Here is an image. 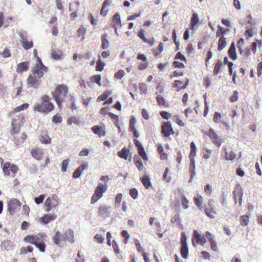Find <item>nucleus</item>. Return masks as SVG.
Wrapping results in <instances>:
<instances>
[{
	"label": "nucleus",
	"mask_w": 262,
	"mask_h": 262,
	"mask_svg": "<svg viewBox=\"0 0 262 262\" xmlns=\"http://www.w3.org/2000/svg\"><path fill=\"white\" fill-rule=\"evenodd\" d=\"M46 237L45 233L29 235L24 238V241L34 245L41 252H45L46 248L45 242Z\"/></svg>",
	"instance_id": "1"
},
{
	"label": "nucleus",
	"mask_w": 262,
	"mask_h": 262,
	"mask_svg": "<svg viewBox=\"0 0 262 262\" xmlns=\"http://www.w3.org/2000/svg\"><path fill=\"white\" fill-rule=\"evenodd\" d=\"M69 92L68 87L64 84L58 85L55 90L52 92L53 99L56 102L60 110L62 109V103L64 101L63 97H66Z\"/></svg>",
	"instance_id": "2"
},
{
	"label": "nucleus",
	"mask_w": 262,
	"mask_h": 262,
	"mask_svg": "<svg viewBox=\"0 0 262 262\" xmlns=\"http://www.w3.org/2000/svg\"><path fill=\"white\" fill-rule=\"evenodd\" d=\"M42 102L41 104L35 105L34 110L41 113H49L54 109L53 103L50 102V97L45 95L41 97Z\"/></svg>",
	"instance_id": "3"
},
{
	"label": "nucleus",
	"mask_w": 262,
	"mask_h": 262,
	"mask_svg": "<svg viewBox=\"0 0 262 262\" xmlns=\"http://www.w3.org/2000/svg\"><path fill=\"white\" fill-rule=\"evenodd\" d=\"M107 185L105 184L99 183L95 190L94 193L92 196L91 203L92 204L96 203L103 196V194L107 189Z\"/></svg>",
	"instance_id": "4"
},
{
	"label": "nucleus",
	"mask_w": 262,
	"mask_h": 262,
	"mask_svg": "<svg viewBox=\"0 0 262 262\" xmlns=\"http://www.w3.org/2000/svg\"><path fill=\"white\" fill-rule=\"evenodd\" d=\"M21 203L17 199H11L8 204V211L13 215L20 209Z\"/></svg>",
	"instance_id": "5"
},
{
	"label": "nucleus",
	"mask_w": 262,
	"mask_h": 262,
	"mask_svg": "<svg viewBox=\"0 0 262 262\" xmlns=\"http://www.w3.org/2000/svg\"><path fill=\"white\" fill-rule=\"evenodd\" d=\"M18 34L20 38V42L25 50H28L33 47V42L32 41H28L26 38V32H20Z\"/></svg>",
	"instance_id": "6"
},
{
	"label": "nucleus",
	"mask_w": 262,
	"mask_h": 262,
	"mask_svg": "<svg viewBox=\"0 0 262 262\" xmlns=\"http://www.w3.org/2000/svg\"><path fill=\"white\" fill-rule=\"evenodd\" d=\"M24 119V116L23 115H19L17 119H13L12 122V131L11 134L15 135L17 134L20 129V125Z\"/></svg>",
	"instance_id": "7"
},
{
	"label": "nucleus",
	"mask_w": 262,
	"mask_h": 262,
	"mask_svg": "<svg viewBox=\"0 0 262 262\" xmlns=\"http://www.w3.org/2000/svg\"><path fill=\"white\" fill-rule=\"evenodd\" d=\"M112 212V207L105 204H101L98 208V215L103 219H106L110 216Z\"/></svg>",
	"instance_id": "8"
},
{
	"label": "nucleus",
	"mask_w": 262,
	"mask_h": 262,
	"mask_svg": "<svg viewBox=\"0 0 262 262\" xmlns=\"http://www.w3.org/2000/svg\"><path fill=\"white\" fill-rule=\"evenodd\" d=\"M3 171L5 176H9L11 171L13 174L17 172L18 167L14 164H11L9 162L4 163L2 166Z\"/></svg>",
	"instance_id": "9"
},
{
	"label": "nucleus",
	"mask_w": 262,
	"mask_h": 262,
	"mask_svg": "<svg viewBox=\"0 0 262 262\" xmlns=\"http://www.w3.org/2000/svg\"><path fill=\"white\" fill-rule=\"evenodd\" d=\"M206 239L204 236H202L196 230H194L193 233V245L195 246L194 243L204 246L206 243Z\"/></svg>",
	"instance_id": "10"
},
{
	"label": "nucleus",
	"mask_w": 262,
	"mask_h": 262,
	"mask_svg": "<svg viewBox=\"0 0 262 262\" xmlns=\"http://www.w3.org/2000/svg\"><path fill=\"white\" fill-rule=\"evenodd\" d=\"M162 133L165 137L167 138L170 135L174 134V132L172 127L171 123L170 121H168L163 123L162 125Z\"/></svg>",
	"instance_id": "11"
},
{
	"label": "nucleus",
	"mask_w": 262,
	"mask_h": 262,
	"mask_svg": "<svg viewBox=\"0 0 262 262\" xmlns=\"http://www.w3.org/2000/svg\"><path fill=\"white\" fill-rule=\"evenodd\" d=\"M48 71V68L46 66H34L32 69L33 74L36 76L38 78H41L43 76L44 73H47Z\"/></svg>",
	"instance_id": "12"
},
{
	"label": "nucleus",
	"mask_w": 262,
	"mask_h": 262,
	"mask_svg": "<svg viewBox=\"0 0 262 262\" xmlns=\"http://www.w3.org/2000/svg\"><path fill=\"white\" fill-rule=\"evenodd\" d=\"M59 201V199L56 194H52L51 196L47 198L45 201V206H51L55 208L58 205Z\"/></svg>",
	"instance_id": "13"
},
{
	"label": "nucleus",
	"mask_w": 262,
	"mask_h": 262,
	"mask_svg": "<svg viewBox=\"0 0 262 262\" xmlns=\"http://www.w3.org/2000/svg\"><path fill=\"white\" fill-rule=\"evenodd\" d=\"M57 218L55 214H45L42 217L39 218V222L42 225H47L50 222L54 221Z\"/></svg>",
	"instance_id": "14"
},
{
	"label": "nucleus",
	"mask_w": 262,
	"mask_h": 262,
	"mask_svg": "<svg viewBox=\"0 0 262 262\" xmlns=\"http://www.w3.org/2000/svg\"><path fill=\"white\" fill-rule=\"evenodd\" d=\"M35 76V75H30L27 79V82L29 86L37 89L40 85V82Z\"/></svg>",
	"instance_id": "15"
},
{
	"label": "nucleus",
	"mask_w": 262,
	"mask_h": 262,
	"mask_svg": "<svg viewBox=\"0 0 262 262\" xmlns=\"http://www.w3.org/2000/svg\"><path fill=\"white\" fill-rule=\"evenodd\" d=\"M52 240L55 245L59 246L61 242H65L64 233L63 234L59 231H56Z\"/></svg>",
	"instance_id": "16"
},
{
	"label": "nucleus",
	"mask_w": 262,
	"mask_h": 262,
	"mask_svg": "<svg viewBox=\"0 0 262 262\" xmlns=\"http://www.w3.org/2000/svg\"><path fill=\"white\" fill-rule=\"evenodd\" d=\"M65 242H68L71 244L75 242L74 232L73 229H69L66 230L64 232Z\"/></svg>",
	"instance_id": "17"
},
{
	"label": "nucleus",
	"mask_w": 262,
	"mask_h": 262,
	"mask_svg": "<svg viewBox=\"0 0 262 262\" xmlns=\"http://www.w3.org/2000/svg\"><path fill=\"white\" fill-rule=\"evenodd\" d=\"M208 136L211 139L213 140V142L214 144L217 146H220L221 145L222 143L219 140L217 135L212 128H210L209 130Z\"/></svg>",
	"instance_id": "18"
},
{
	"label": "nucleus",
	"mask_w": 262,
	"mask_h": 262,
	"mask_svg": "<svg viewBox=\"0 0 262 262\" xmlns=\"http://www.w3.org/2000/svg\"><path fill=\"white\" fill-rule=\"evenodd\" d=\"M29 63L28 61L21 62L17 65L16 70L18 74H21L29 70Z\"/></svg>",
	"instance_id": "19"
},
{
	"label": "nucleus",
	"mask_w": 262,
	"mask_h": 262,
	"mask_svg": "<svg viewBox=\"0 0 262 262\" xmlns=\"http://www.w3.org/2000/svg\"><path fill=\"white\" fill-rule=\"evenodd\" d=\"M13 243L8 239L4 241L1 243V248L3 250L10 251L14 248Z\"/></svg>",
	"instance_id": "20"
},
{
	"label": "nucleus",
	"mask_w": 262,
	"mask_h": 262,
	"mask_svg": "<svg viewBox=\"0 0 262 262\" xmlns=\"http://www.w3.org/2000/svg\"><path fill=\"white\" fill-rule=\"evenodd\" d=\"M228 54L230 58L232 60H235L237 59V55L236 52V47L234 42L231 43L228 50Z\"/></svg>",
	"instance_id": "21"
},
{
	"label": "nucleus",
	"mask_w": 262,
	"mask_h": 262,
	"mask_svg": "<svg viewBox=\"0 0 262 262\" xmlns=\"http://www.w3.org/2000/svg\"><path fill=\"white\" fill-rule=\"evenodd\" d=\"M91 129L93 133L98 135L99 137H103L105 135V131L99 125H95Z\"/></svg>",
	"instance_id": "22"
},
{
	"label": "nucleus",
	"mask_w": 262,
	"mask_h": 262,
	"mask_svg": "<svg viewBox=\"0 0 262 262\" xmlns=\"http://www.w3.org/2000/svg\"><path fill=\"white\" fill-rule=\"evenodd\" d=\"M140 181L146 189H148L151 186L150 178L148 175L144 174L140 178Z\"/></svg>",
	"instance_id": "23"
},
{
	"label": "nucleus",
	"mask_w": 262,
	"mask_h": 262,
	"mask_svg": "<svg viewBox=\"0 0 262 262\" xmlns=\"http://www.w3.org/2000/svg\"><path fill=\"white\" fill-rule=\"evenodd\" d=\"M236 193L239 195L240 198L239 199V204H242V196L243 195V192L241 188V186L239 184H238L236 186V189L233 191V195L234 200L236 203Z\"/></svg>",
	"instance_id": "24"
},
{
	"label": "nucleus",
	"mask_w": 262,
	"mask_h": 262,
	"mask_svg": "<svg viewBox=\"0 0 262 262\" xmlns=\"http://www.w3.org/2000/svg\"><path fill=\"white\" fill-rule=\"evenodd\" d=\"M134 162L139 171L143 169V164L141 158L137 155H135L133 157Z\"/></svg>",
	"instance_id": "25"
},
{
	"label": "nucleus",
	"mask_w": 262,
	"mask_h": 262,
	"mask_svg": "<svg viewBox=\"0 0 262 262\" xmlns=\"http://www.w3.org/2000/svg\"><path fill=\"white\" fill-rule=\"evenodd\" d=\"M180 252L181 256L185 259H187L189 253V249L187 244L181 245Z\"/></svg>",
	"instance_id": "26"
},
{
	"label": "nucleus",
	"mask_w": 262,
	"mask_h": 262,
	"mask_svg": "<svg viewBox=\"0 0 262 262\" xmlns=\"http://www.w3.org/2000/svg\"><path fill=\"white\" fill-rule=\"evenodd\" d=\"M130 154V150L128 149L126 147H124L118 153V156L124 160H127L128 157V155Z\"/></svg>",
	"instance_id": "27"
},
{
	"label": "nucleus",
	"mask_w": 262,
	"mask_h": 262,
	"mask_svg": "<svg viewBox=\"0 0 262 262\" xmlns=\"http://www.w3.org/2000/svg\"><path fill=\"white\" fill-rule=\"evenodd\" d=\"M199 23V18L198 14L195 12L193 13L190 20V29H193L195 26L198 25Z\"/></svg>",
	"instance_id": "28"
},
{
	"label": "nucleus",
	"mask_w": 262,
	"mask_h": 262,
	"mask_svg": "<svg viewBox=\"0 0 262 262\" xmlns=\"http://www.w3.org/2000/svg\"><path fill=\"white\" fill-rule=\"evenodd\" d=\"M107 35L106 33L103 34L102 35V37H101V42H102L101 48L103 50H105V49L108 48L109 47H110V42H109L108 40L107 39Z\"/></svg>",
	"instance_id": "29"
},
{
	"label": "nucleus",
	"mask_w": 262,
	"mask_h": 262,
	"mask_svg": "<svg viewBox=\"0 0 262 262\" xmlns=\"http://www.w3.org/2000/svg\"><path fill=\"white\" fill-rule=\"evenodd\" d=\"M226 39L224 36H221L219 39L218 48L219 51H221L227 45Z\"/></svg>",
	"instance_id": "30"
},
{
	"label": "nucleus",
	"mask_w": 262,
	"mask_h": 262,
	"mask_svg": "<svg viewBox=\"0 0 262 262\" xmlns=\"http://www.w3.org/2000/svg\"><path fill=\"white\" fill-rule=\"evenodd\" d=\"M194 202L195 205L199 208V210L202 211L203 207L202 205L203 204V198L201 195H198L197 197L195 196L193 198Z\"/></svg>",
	"instance_id": "31"
},
{
	"label": "nucleus",
	"mask_w": 262,
	"mask_h": 262,
	"mask_svg": "<svg viewBox=\"0 0 262 262\" xmlns=\"http://www.w3.org/2000/svg\"><path fill=\"white\" fill-rule=\"evenodd\" d=\"M39 140L42 144H48L51 143V139L49 135H40L39 137Z\"/></svg>",
	"instance_id": "32"
},
{
	"label": "nucleus",
	"mask_w": 262,
	"mask_h": 262,
	"mask_svg": "<svg viewBox=\"0 0 262 262\" xmlns=\"http://www.w3.org/2000/svg\"><path fill=\"white\" fill-rule=\"evenodd\" d=\"M31 155L34 158L37 160H40L42 159L43 153L39 150L34 149L32 150Z\"/></svg>",
	"instance_id": "33"
},
{
	"label": "nucleus",
	"mask_w": 262,
	"mask_h": 262,
	"mask_svg": "<svg viewBox=\"0 0 262 262\" xmlns=\"http://www.w3.org/2000/svg\"><path fill=\"white\" fill-rule=\"evenodd\" d=\"M249 214H250V213H248V212H247L246 215H242L240 217V222H241V224L242 226H246L248 225Z\"/></svg>",
	"instance_id": "34"
},
{
	"label": "nucleus",
	"mask_w": 262,
	"mask_h": 262,
	"mask_svg": "<svg viewBox=\"0 0 262 262\" xmlns=\"http://www.w3.org/2000/svg\"><path fill=\"white\" fill-rule=\"evenodd\" d=\"M223 66V62L221 60L219 59L215 64L213 71V74L214 75H216L221 70V68Z\"/></svg>",
	"instance_id": "35"
},
{
	"label": "nucleus",
	"mask_w": 262,
	"mask_h": 262,
	"mask_svg": "<svg viewBox=\"0 0 262 262\" xmlns=\"http://www.w3.org/2000/svg\"><path fill=\"white\" fill-rule=\"evenodd\" d=\"M190 152L189 155V158H194L196 156V146L193 141L190 143Z\"/></svg>",
	"instance_id": "36"
},
{
	"label": "nucleus",
	"mask_w": 262,
	"mask_h": 262,
	"mask_svg": "<svg viewBox=\"0 0 262 262\" xmlns=\"http://www.w3.org/2000/svg\"><path fill=\"white\" fill-rule=\"evenodd\" d=\"M105 66V63L102 61L100 56H99L98 60L97 62L96 70L97 71L101 72Z\"/></svg>",
	"instance_id": "37"
},
{
	"label": "nucleus",
	"mask_w": 262,
	"mask_h": 262,
	"mask_svg": "<svg viewBox=\"0 0 262 262\" xmlns=\"http://www.w3.org/2000/svg\"><path fill=\"white\" fill-rule=\"evenodd\" d=\"M112 3L111 0H105L104 2L103 3L101 8V14L103 16H105L108 13V10H104L105 8L110 5Z\"/></svg>",
	"instance_id": "38"
},
{
	"label": "nucleus",
	"mask_w": 262,
	"mask_h": 262,
	"mask_svg": "<svg viewBox=\"0 0 262 262\" xmlns=\"http://www.w3.org/2000/svg\"><path fill=\"white\" fill-rule=\"evenodd\" d=\"M113 21L114 23V25H121V20L120 15L119 13H116L113 17Z\"/></svg>",
	"instance_id": "39"
},
{
	"label": "nucleus",
	"mask_w": 262,
	"mask_h": 262,
	"mask_svg": "<svg viewBox=\"0 0 262 262\" xmlns=\"http://www.w3.org/2000/svg\"><path fill=\"white\" fill-rule=\"evenodd\" d=\"M91 81L93 82V83H97L99 86H101V76L100 75H93L91 78Z\"/></svg>",
	"instance_id": "40"
},
{
	"label": "nucleus",
	"mask_w": 262,
	"mask_h": 262,
	"mask_svg": "<svg viewBox=\"0 0 262 262\" xmlns=\"http://www.w3.org/2000/svg\"><path fill=\"white\" fill-rule=\"evenodd\" d=\"M189 172L193 175L195 172V162L194 158H190V169Z\"/></svg>",
	"instance_id": "41"
},
{
	"label": "nucleus",
	"mask_w": 262,
	"mask_h": 262,
	"mask_svg": "<svg viewBox=\"0 0 262 262\" xmlns=\"http://www.w3.org/2000/svg\"><path fill=\"white\" fill-rule=\"evenodd\" d=\"M112 91H106L102 95L98 97L97 99V101H100L103 100H106L108 98L109 96L111 95Z\"/></svg>",
	"instance_id": "42"
},
{
	"label": "nucleus",
	"mask_w": 262,
	"mask_h": 262,
	"mask_svg": "<svg viewBox=\"0 0 262 262\" xmlns=\"http://www.w3.org/2000/svg\"><path fill=\"white\" fill-rule=\"evenodd\" d=\"M136 122V118L134 116H132L129 120V131L131 132L133 130L136 129L135 128V123Z\"/></svg>",
	"instance_id": "43"
},
{
	"label": "nucleus",
	"mask_w": 262,
	"mask_h": 262,
	"mask_svg": "<svg viewBox=\"0 0 262 262\" xmlns=\"http://www.w3.org/2000/svg\"><path fill=\"white\" fill-rule=\"evenodd\" d=\"M138 194V191L136 188H131L129 191V194L134 200L137 199Z\"/></svg>",
	"instance_id": "44"
},
{
	"label": "nucleus",
	"mask_w": 262,
	"mask_h": 262,
	"mask_svg": "<svg viewBox=\"0 0 262 262\" xmlns=\"http://www.w3.org/2000/svg\"><path fill=\"white\" fill-rule=\"evenodd\" d=\"M70 162V159H67L62 161L61 164V170L62 172H66L67 170L68 166Z\"/></svg>",
	"instance_id": "45"
},
{
	"label": "nucleus",
	"mask_w": 262,
	"mask_h": 262,
	"mask_svg": "<svg viewBox=\"0 0 262 262\" xmlns=\"http://www.w3.org/2000/svg\"><path fill=\"white\" fill-rule=\"evenodd\" d=\"M122 194L118 193L115 197V206L116 208H118L120 206V204L122 199Z\"/></svg>",
	"instance_id": "46"
},
{
	"label": "nucleus",
	"mask_w": 262,
	"mask_h": 262,
	"mask_svg": "<svg viewBox=\"0 0 262 262\" xmlns=\"http://www.w3.org/2000/svg\"><path fill=\"white\" fill-rule=\"evenodd\" d=\"M226 159L227 160H233L235 158L236 155L233 151H230L228 153L227 151H225Z\"/></svg>",
	"instance_id": "47"
},
{
	"label": "nucleus",
	"mask_w": 262,
	"mask_h": 262,
	"mask_svg": "<svg viewBox=\"0 0 262 262\" xmlns=\"http://www.w3.org/2000/svg\"><path fill=\"white\" fill-rule=\"evenodd\" d=\"M179 222H181V218L180 217V214L177 213L172 217L171 219V223L172 224L176 223L177 225H178Z\"/></svg>",
	"instance_id": "48"
},
{
	"label": "nucleus",
	"mask_w": 262,
	"mask_h": 262,
	"mask_svg": "<svg viewBox=\"0 0 262 262\" xmlns=\"http://www.w3.org/2000/svg\"><path fill=\"white\" fill-rule=\"evenodd\" d=\"M33 248L31 246H27L21 249L20 254H26L28 253L32 252Z\"/></svg>",
	"instance_id": "49"
},
{
	"label": "nucleus",
	"mask_w": 262,
	"mask_h": 262,
	"mask_svg": "<svg viewBox=\"0 0 262 262\" xmlns=\"http://www.w3.org/2000/svg\"><path fill=\"white\" fill-rule=\"evenodd\" d=\"M209 242L210 244V247L211 249L215 252L218 251V247L216 244V242L214 239H211V238L209 239Z\"/></svg>",
	"instance_id": "50"
},
{
	"label": "nucleus",
	"mask_w": 262,
	"mask_h": 262,
	"mask_svg": "<svg viewBox=\"0 0 262 262\" xmlns=\"http://www.w3.org/2000/svg\"><path fill=\"white\" fill-rule=\"evenodd\" d=\"M172 66L174 68L184 69L185 67L183 63L177 61L176 60L172 62Z\"/></svg>",
	"instance_id": "51"
},
{
	"label": "nucleus",
	"mask_w": 262,
	"mask_h": 262,
	"mask_svg": "<svg viewBox=\"0 0 262 262\" xmlns=\"http://www.w3.org/2000/svg\"><path fill=\"white\" fill-rule=\"evenodd\" d=\"M156 100L157 101L158 104L159 105H165V100L164 98L161 95H158L156 97Z\"/></svg>",
	"instance_id": "52"
},
{
	"label": "nucleus",
	"mask_w": 262,
	"mask_h": 262,
	"mask_svg": "<svg viewBox=\"0 0 262 262\" xmlns=\"http://www.w3.org/2000/svg\"><path fill=\"white\" fill-rule=\"evenodd\" d=\"M174 60H180L181 61H186L187 59L186 57L182 54L181 52H178L175 57H174Z\"/></svg>",
	"instance_id": "53"
},
{
	"label": "nucleus",
	"mask_w": 262,
	"mask_h": 262,
	"mask_svg": "<svg viewBox=\"0 0 262 262\" xmlns=\"http://www.w3.org/2000/svg\"><path fill=\"white\" fill-rule=\"evenodd\" d=\"M44 199V194H40L38 196L35 197L34 198V202L36 204L39 205L43 202Z\"/></svg>",
	"instance_id": "54"
},
{
	"label": "nucleus",
	"mask_w": 262,
	"mask_h": 262,
	"mask_svg": "<svg viewBox=\"0 0 262 262\" xmlns=\"http://www.w3.org/2000/svg\"><path fill=\"white\" fill-rule=\"evenodd\" d=\"M125 74V72L122 70L118 71L114 75V77L117 79H121Z\"/></svg>",
	"instance_id": "55"
},
{
	"label": "nucleus",
	"mask_w": 262,
	"mask_h": 262,
	"mask_svg": "<svg viewBox=\"0 0 262 262\" xmlns=\"http://www.w3.org/2000/svg\"><path fill=\"white\" fill-rule=\"evenodd\" d=\"M78 37L81 35H84L86 32V29L83 26H81L77 31Z\"/></svg>",
	"instance_id": "56"
},
{
	"label": "nucleus",
	"mask_w": 262,
	"mask_h": 262,
	"mask_svg": "<svg viewBox=\"0 0 262 262\" xmlns=\"http://www.w3.org/2000/svg\"><path fill=\"white\" fill-rule=\"evenodd\" d=\"M144 32L145 31L143 29H141L139 32L138 36L143 42H147V39L145 36Z\"/></svg>",
	"instance_id": "57"
},
{
	"label": "nucleus",
	"mask_w": 262,
	"mask_h": 262,
	"mask_svg": "<svg viewBox=\"0 0 262 262\" xmlns=\"http://www.w3.org/2000/svg\"><path fill=\"white\" fill-rule=\"evenodd\" d=\"M161 117L164 119L168 120L171 117V114L167 111H162L160 113Z\"/></svg>",
	"instance_id": "58"
},
{
	"label": "nucleus",
	"mask_w": 262,
	"mask_h": 262,
	"mask_svg": "<svg viewBox=\"0 0 262 262\" xmlns=\"http://www.w3.org/2000/svg\"><path fill=\"white\" fill-rule=\"evenodd\" d=\"M238 99V92L237 91L233 92V94L230 98V100L232 102L236 101Z\"/></svg>",
	"instance_id": "59"
},
{
	"label": "nucleus",
	"mask_w": 262,
	"mask_h": 262,
	"mask_svg": "<svg viewBox=\"0 0 262 262\" xmlns=\"http://www.w3.org/2000/svg\"><path fill=\"white\" fill-rule=\"evenodd\" d=\"M82 172L81 171V170L80 169H78V168L74 171L73 173V178L74 179H77L80 177Z\"/></svg>",
	"instance_id": "60"
},
{
	"label": "nucleus",
	"mask_w": 262,
	"mask_h": 262,
	"mask_svg": "<svg viewBox=\"0 0 262 262\" xmlns=\"http://www.w3.org/2000/svg\"><path fill=\"white\" fill-rule=\"evenodd\" d=\"M139 89L142 94H146L147 93V85L144 83H141L140 84Z\"/></svg>",
	"instance_id": "61"
},
{
	"label": "nucleus",
	"mask_w": 262,
	"mask_h": 262,
	"mask_svg": "<svg viewBox=\"0 0 262 262\" xmlns=\"http://www.w3.org/2000/svg\"><path fill=\"white\" fill-rule=\"evenodd\" d=\"M189 201L184 196H183L182 198V204L183 207L185 209H187L189 207L188 205Z\"/></svg>",
	"instance_id": "62"
},
{
	"label": "nucleus",
	"mask_w": 262,
	"mask_h": 262,
	"mask_svg": "<svg viewBox=\"0 0 262 262\" xmlns=\"http://www.w3.org/2000/svg\"><path fill=\"white\" fill-rule=\"evenodd\" d=\"M108 117L111 118L113 121V123H117L119 121V117L118 115H115L113 113L110 112L108 113Z\"/></svg>",
	"instance_id": "63"
},
{
	"label": "nucleus",
	"mask_w": 262,
	"mask_h": 262,
	"mask_svg": "<svg viewBox=\"0 0 262 262\" xmlns=\"http://www.w3.org/2000/svg\"><path fill=\"white\" fill-rule=\"evenodd\" d=\"M221 114L217 112H215L214 114L213 121L214 122L218 123L221 118Z\"/></svg>",
	"instance_id": "64"
}]
</instances>
